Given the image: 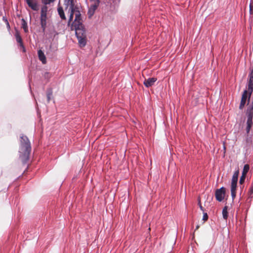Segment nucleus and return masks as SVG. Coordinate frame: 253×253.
Segmentation results:
<instances>
[{
    "mask_svg": "<svg viewBox=\"0 0 253 253\" xmlns=\"http://www.w3.org/2000/svg\"><path fill=\"white\" fill-rule=\"evenodd\" d=\"M5 21L7 22V27H9V23L8 22V21H7V20L6 19H5Z\"/></svg>",
    "mask_w": 253,
    "mask_h": 253,
    "instance_id": "29",
    "label": "nucleus"
},
{
    "mask_svg": "<svg viewBox=\"0 0 253 253\" xmlns=\"http://www.w3.org/2000/svg\"><path fill=\"white\" fill-rule=\"evenodd\" d=\"M247 119L253 118V102L252 104L248 108L247 111Z\"/></svg>",
    "mask_w": 253,
    "mask_h": 253,
    "instance_id": "10",
    "label": "nucleus"
},
{
    "mask_svg": "<svg viewBox=\"0 0 253 253\" xmlns=\"http://www.w3.org/2000/svg\"><path fill=\"white\" fill-rule=\"evenodd\" d=\"M252 72H253V69L251 71Z\"/></svg>",
    "mask_w": 253,
    "mask_h": 253,
    "instance_id": "32",
    "label": "nucleus"
},
{
    "mask_svg": "<svg viewBox=\"0 0 253 253\" xmlns=\"http://www.w3.org/2000/svg\"><path fill=\"white\" fill-rule=\"evenodd\" d=\"M47 17H40V23L41 25V28L42 30V32H44L45 30L46 27V20Z\"/></svg>",
    "mask_w": 253,
    "mask_h": 253,
    "instance_id": "11",
    "label": "nucleus"
},
{
    "mask_svg": "<svg viewBox=\"0 0 253 253\" xmlns=\"http://www.w3.org/2000/svg\"><path fill=\"white\" fill-rule=\"evenodd\" d=\"M157 78H149L147 79H145L143 82L144 84L147 87L152 86L154 83L156 82Z\"/></svg>",
    "mask_w": 253,
    "mask_h": 253,
    "instance_id": "7",
    "label": "nucleus"
},
{
    "mask_svg": "<svg viewBox=\"0 0 253 253\" xmlns=\"http://www.w3.org/2000/svg\"><path fill=\"white\" fill-rule=\"evenodd\" d=\"M21 21H22V23H21L22 28L23 29V30L25 33L28 32V25H27V23L26 21L24 19H22Z\"/></svg>",
    "mask_w": 253,
    "mask_h": 253,
    "instance_id": "17",
    "label": "nucleus"
},
{
    "mask_svg": "<svg viewBox=\"0 0 253 253\" xmlns=\"http://www.w3.org/2000/svg\"><path fill=\"white\" fill-rule=\"evenodd\" d=\"M65 3L67 4H70L69 10L70 11V14L69 19V22L73 20L74 15H75V18L73 22L72 26L78 25V24H83L80 11L79 8L74 5V0H67Z\"/></svg>",
    "mask_w": 253,
    "mask_h": 253,
    "instance_id": "2",
    "label": "nucleus"
},
{
    "mask_svg": "<svg viewBox=\"0 0 253 253\" xmlns=\"http://www.w3.org/2000/svg\"><path fill=\"white\" fill-rule=\"evenodd\" d=\"M16 40L17 42L19 43L20 45L22 46L23 48H24V46L22 43V40L20 36V33L18 31H16L15 34Z\"/></svg>",
    "mask_w": 253,
    "mask_h": 253,
    "instance_id": "14",
    "label": "nucleus"
},
{
    "mask_svg": "<svg viewBox=\"0 0 253 253\" xmlns=\"http://www.w3.org/2000/svg\"><path fill=\"white\" fill-rule=\"evenodd\" d=\"M249 79L248 82V91L250 96L253 90V72H251L249 76Z\"/></svg>",
    "mask_w": 253,
    "mask_h": 253,
    "instance_id": "5",
    "label": "nucleus"
},
{
    "mask_svg": "<svg viewBox=\"0 0 253 253\" xmlns=\"http://www.w3.org/2000/svg\"><path fill=\"white\" fill-rule=\"evenodd\" d=\"M252 125L253 119H247L246 131L248 133H249L250 129L252 126Z\"/></svg>",
    "mask_w": 253,
    "mask_h": 253,
    "instance_id": "15",
    "label": "nucleus"
},
{
    "mask_svg": "<svg viewBox=\"0 0 253 253\" xmlns=\"http://www.w3.org/2000/svg\"><path fill=\"white\" fill-rule=\"evenodd\" d=\"M250 169V166L249 165L246 164L244 166L243 170L242 171L243 175H246Z\"/></svg>",
    "mask_w": 253,
    "mask_h": 253,
    "instance_id": "20",
    "label": "nucleus"
},
{
    "mask_svg": "<svg viewBox=\"0 0 253 253\" xmlns=\"http://www.w3.org/2000/svg\"><path fill=\"white\" fill-rule=\"evenodd\" d=\"M208 218V215L207 213H204L203 219L204 220H207Z\"/></svg>",
    "mask_w": 253,
    "mask_h": 253,
    "instance_id": "27",
    "label": "nucleus"
},
{
    "mask_svg": "<svg viewBox=\"0 0 253 253\" xmlns=\"http://www.w3.org/2000/svg\"><path fill=\"white\" fill-rule=\"evenodd\" d=\"M55 0H42V2L44 5L49 4L53 2Z\"/></svg>",
    "mask_w": 253,
    "mask_h": 253,
    "instance_id": "22",
    "label": "nucleus"
},
{
    "mask_svg": "<svg viewBox=\"0 0 253 253\" xmlns=\"http://www.w3.org/2000/svg\"><path fill=\"white\" fill-rule=\"evenodd\" d=\"M58 14H59L60 18L62 19H66V17H65V14H64V10H63L62 7H59L58 8Z\"/></svg>",
    "mask_w": 253,
    "mask_h": 253,
    "instance_id": "18",
    "label": "nucleus"
},
{
    "mask_svg": "<svg viewBox=\"0 0 253 253\" xmlns=\"http://www.w3.org/2000/svg\"><path fill=\"white\" fill-rule=\"evenodd\" d=\"M199 207L201 209V211H204V208L203 207H202V206L201 205V203H200V201H199Z\"/></svg>",
    "mask_w": 253,
    "mask_h": 253,
    "instance_id": "28",
    "label": "nucleus"
},
{
    "mask_svg": "<svg viewBox=\"0 0 253 253\" xmlns=\"http://www.w3.org/2000/svg\"><path fill=\"white\" fill-rule=\"evenodd\" d=\"M245 177H246V175H242L241 178H240V183H242V182H243L245 179Z\"/></svg>",
    "mask_w": 253,
    "mask_h": 253,
    "instance_id": "25",
    "label": "nucleus"
},
{
    "mask_svg": "<svg viewBox=\"0 0 253 253\" xmlns=\"http://www.w3.org/2000/svg\"><path fill=\"white\" fill-rule=\"evenodd\" d=\"M28 6L33 10H38V5L36 0H25Z\"/></svg>",
    "mask_w": 253,
    "mask_h": 253,
    "instance_id": "6",
    "label": "nucleus"
},
{
    "mask_svg": "<svg viewBox=\"0 0 253 253\" xmlns=\"http://www.w3.org/2000/svg\"><path fill=\"white\" fill-rule=\"evenodd\" d=\"M52 94V91L51 89H49L48 90L47 92V98L48 102L50 101V97L51 96Z\"/></svg>",
    "mask_w": 253,
    "mask_h": 253,
    "instance_id": "23",
    "label": "nucleus"
},
{
    "mask_svg": "<svg viewBox=\"0 0 253 253\" xmlns=\"http://www.w3.org/2000/svg\"><path fill=\"white\" fill-rule=\"evenodd\" d=\"M231 196H232V199L234 200L236 195V191H231Z\"/></svg>",
    "mask_w": 253,
    "mask_h": 253,
    "instance_id": "26",
    "label": "nucleus"
},
{
    "mask_svg": "<svg viewBox=\"0 0 253 253\" xmlns=\"http://www.w3.org/2000/svg\"><path fill=\"white\" fill-rule=\"evenodd\" d=\"M38 57L40 60L42 62V64H44L46 63V59L45 56L42 51L41 49L38 51Z\"/></svg>",
    "mask_w": 253,
    "mask_h": 253,
    "instance_id": "9",
    "label": "nucleus"
},
{
    "mask_svg": "<svg viewBox=\"0 0 253 253\" xmlns=\"http://www.w3.org/2000/svg\"><path fill=\"white\" fill-rule=\"evenodd\" d=\"M247 96H248V91L245 90L244 91V93L242 96V99H241L240 106H239V108L240 109H242L245 106L246 102Z\"/></svg>",
    "mask_w": 253,
    "mask_h": 253,
    "instance_id": "8",
    "label": "nucleus"
},
{
    "mask_svg": "<svg viewBox=\"0 0 253 253\" xmlns=\"http://www.w3.org/2000/svg\"><path fill=\"white\" fill-rule=\"evenodd\" d=\"M239 170H236L234 172L232 178L231 182L237 183L238 175H239Z\"/></svg>",
    "mask_w": 253,
    "mask_h": 253,
    "instance_id": "16",
    "label": "nucleus"
},
{
    "mask_svg": "<svg viewBox=\"0 0 253 253\" xmlns=\"http://www.w3.org/2000/svg\"><path fill=\"white\" fill-rule=\"evenodd\" d=\"M90 0L93 3L92 4H95V5H99V3H100L99 0Z\"/></svg>",
    "mask_w": 253,
    "mask_h": 253,
    "instance_id": "24",
    "label": "nucleus"
},
{
    "mask_svg": "<svg viewBox=\"0 0 253 253\" xmlns=\"http://www.w3.org/2000/svg\"><path fill=\"white\" fill-rule=\"evenodd\" d=\"M99 5L91 4L88 9L87 14L89 17H91L94 13L95 11Z\"/></svg>",
    "mask_w": 253,
    "mask_h": 253,
    "instance_id": "12",
    "label": "nucleus"
},
{
    "mask_svg": "<svg viewBox=\"0 0 253 253\" xmlns=\"http://www.w3.org/2000/svg\"><path fill=\"white\" fill-rule=\"evenodd\" d=\"M48 11V7L46 5L42 7L41 11V17H47V13Z\"/></svg>",
    "mask_w": 253,
    "mask_h": 253,
    "instance_id": "13",
    "label": "nucleus"
},
{
    "mask_svg": "<svg viewBox=\"0 0 253 253\" xmlns=\"http://www.w3.org/2000/svg\"><path fill=\"white\" fill-rule=\"evenodd\" d=\"M251 191L252 193H253V186L251 188Z\"/></svg>",
    "mask_w": 253,
    "mask_h": 253,
    "instance_id": "30",
    "label": "nucleus"
},
{
    "mask_svg": "<svg viewBox=\"0 0 253 253\" xmlns=\"http://www.w3.org/2000/svg\"><path fill=\"white\" fill-rule=\"evenodd\" d=\"M72 26L75 28V34L80 46H84L86 44V33L83 24H78V25Z\"/></svg>",
    "mask_w": 253,
    "mask_h": 253,
    "instance_id": "3",
    "label": "nucleus"
},
{
    "mask_svg": "<svg viewBox=\"0 0 253 253\" xmlns=\"http://www.w3.org/2000/svg\"><path fill=\"white\" fill-rule=\"evenodd\" d=\"M227 206H225L223 209H222V216H223V218L226 220L228 218V211H227Z\"/></svg>",
    "mask_w": 253,
    "mask_h": 253,
    "instance_id": "19",
    "label": "nucleus"
},
{
    "mask_svg": "<svg viewBox=\"0 0 253 253\" xmlns=\"http://www.w3.org/2000/svg\"><path fill=\"white\" fill-rule=\"evenodd\" d=\"M250 10H251V5L250 6Z\"/></svg>",
    "mask_w": 253,
    "mask_h": 253,
    "instance_id": "31",
    "label": "nucleus"
},
{
    "mask_svg": "<svg viewBox=\"0 0 253 253\" xmlns=\"http://www.w3.org/2000/svg\"><path fill=\"white\" fill-rule=\"evenodd\" d=\"M225 194V189L222 187L216 190L215 196L217 201L221 202L224 198Z\"/></svg>",
    "mask_w": 253,
    "mask_h": 253,
    "instance_id": "4",
    "label": "nucleus"
},
{
    "mask_svg": "<svg viewBox=\"0 0 253 253\" xmlns=\"http://www.w3.org/2000/svg\"><path fill=\"white\" fill-rule=\"evenodd\" d=\"M237 183L231 182V191H236Z\"/></svg>",
    "mask_w": 253,
    "mask_h": 253,
    "instance_id": "21",
    "label": "nucleus"
},
{
    "mask_svg": "<svg viewBox=\"0 0 253 253\" xmlns=\"http://www.w3.org/2000/svg\"><path fill=\"white\" fill-rule=\"evenodd\" d=\"M31 152V146L28 138L22 134L20 136V145L19 148V157L22 163L25 164L29 159V155Z\"/></svg>",
    "mask_w": 253,
    "mask_h": 253,
    "instance_id": "1",
    "label": "nucleus"
}]
</instances>
